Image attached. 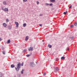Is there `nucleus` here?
Here are the masks:
<instances>
[{
    "instance_id": "nucleus-38",
    "label": "nucleus",
    "mask_w": 77,
    "mask_h": 77,
    "mask_svg": "<svg viewBox=\"0 0 77 77\" xmlns=\"http://www.w3.org/2000/svg\"><path fill=\"white\" fill-rule=\"evenodd\" d=\"M43 41H44V40H43Z\"/></svg>"
},
{
    "instance_id": "nucleus-30",
    "label": "nucleus",
    "mask_w": 77,
    "mask_h": 77,
    "mask_svg": "<svg viewBox=\"0 0 77 77\" xmlns=\"http://www.w3.org/2000/svg\"><path fill=\"white\" fill-rule=\"evenodd\" d=\"M3 53L4 54H5V52H3Z\"/></svg>"
},
{
    "instance_id": "nucleus-18",
    "label": "nucleus",
    "mask_w": 77,
    "mask_h": 77,
    "mask_svg": "<svg viewBox=\"0 0 77 77\" xmlns=\"http://www.w3.org/2000/svg\"><path fill=\"white\" fill-rule=\"evenodd\" d=\"M67 13H68V11H66V12H64L63 13V14H64V15H65L66 14H67Z\"/></svg>"
},
{
    "instance_id": "nucleus-33",
    "label": "nucleus",
    "mask_w": 77,
    "mask_h": 77,
    "mask_svg": "<svg viewBox=\"0 0 77 77\" xmlns=\"http://www.w3.org/2000/svg\"><path fill=\"white\" fill-rule=\"evenodd\" d=\"M39 16H42V14H40L39 15Z\"/></svg>"
},
{
    "instance_id": "nucleus-31",
    "label": "nucleus",
    "mask_w": 77,
    "mask_h": 77,
    "mask_svg": "<svg viewBox=\"0 0 77 77\" xmlns=\"http://www.w3.org/2000/svg\"><path fill=\"white\" fill-rule=\"evenodd\" d=\"M72 7V5H71L69 7V8H71Z\"/></svg>"
},
{
    "instance_id": "nucleus-21",
    "label": "nucleus",
    "mask_w": 77,
    "mask_h": 77,
    "mask_svg": "<svg viewBox=\"0 0 77 77\" xmlns=\"http://www.w3.org/2000/svg\"><path fill=\"white\" fill-rule=\"evenodd\" d=\"M66 50H67V51H69V48H66Z\"/></svg>"
},
{
    "instance_id": "nucleus-26",
    "label": "nucleus",
    "mask_w": 77,
    "mask_h": 77,
    "mask_svg": "<svg viewBox=\"0 0 77 77\" xmlns=\"http://www.w3.org/2000/svg\"><path fill=\"white\" fill-rule=\"evenodd\" d=\"M74 27V25H72L71 26V27Z\"/></svg>"
},
{
    "instance_id": "nucleus-10",
    "label": "nucleus",
    "mask_w": 77,
    "mask_h": 77,
    "mask_svg": "<svg viewBox=\"0 0 77 77\" xmlns=\"http://www.w3.org/2000/svg\"><path fill=\"white\" fill-rule=\"evenodd\" d=\"M11 68H14L15 67V66L14 64L11 65Z\"/></svg>"
},
{
    "instance_id": "nucleus-35",
    "label": "nucleus",
    "mask_w": 77,
    "mask_h": 77,
    "mask_svg": "<svg viewBox=\"0 0 77 77\" xmlns=\"http://www.w3.org/2000/svg\"><path fill=\"white\" fill-rule=\"evenodd\" d=\"M58 59H57L56 60V61H58Z\"/></svg>"
},
{
    "instance_id": "nucleus-11",
    "label": "nucleus",
    "mask_w": 77,
    "mask_h": 77,
    "mask_svg": "<svg viewBox=\"0 0 77 77\" xmlns=\"http://www.w3.org/2000/svg\"><path fill=\"white\" fill-rule=\"evenodd\" d=\"M50 1L51 2L53 3V2H55V0H50Z\"/></svg>"
},
{
    "instance_id": "nucleus-2",
    "label": "nucleus",
    "mask_w": 77,
    "mask_h": 77,
    "mask_svg": "<svg viewBox=\"0 0 77 77\" xmlns=\"http://www.w3.org/2000/svg\"><path fill=\"white\" fill-rule=\"evenodd\" d=\"M30 65L32 67L35 66V65L34 64V63L33 62H32L30 63Z\"/></svg>"
},
{
    "instance_id": "nucleus-7",
    "label": "nucleus",
    "mask_w": 77,
    "mask_h": 77,
    "mask_svg": "<svg viewBox=\"0 0 77 77\" xmlns=\"http://www.w3.org/2000/svg\"><path fill=\"white\" fill-rule=\"evenodd\" d=\"M3 26H4V27H6V26H7V24H6V23H4L3 24Z\"/></svg>"
},
{
    "instance_id": "nucleus-4",
    "label": "nucleus",
    "mask_w": 77,
    "mask_h": 77,
    "mask_svg": "<svg viewBox=\"0 0 77 77\" xmlns=\"http://www.w3.org/2000/svg\"><path fill=\"white\" fill-rule=\"evenodd\" d=\"M29 51H33V48L30 47L29 48Z\"/></svg>"
},
{
    "instance_id": "nucleus-6",
    "label": "nucleus",
    "mask_w": 77,
    "mask_h": 77,
    "mask_svg": "<svg viewBox=\"0 0 77 77\" xmlns=\"http://www.w3.org/2000/svg\"><path fill=\"white\" fill-rule=\"evenodd\" d=\"M28 39H29V37H28V36H27L26 37L25 41H27Z\"/></svg>"
},
{
    "instance_id": "nucleus-8",
    "label": "nucleus",
    "mask_w": 77,
    "mask_h": 77,
    "mask_svg": "<svg viewBox=\"0 0 77 77\" xmlns=\"http://www.w3.org/2000/svg\"><path fill=\"white\" fill-rule=\"evenodd\" d=\"M11 42V40L10 39L8 40V41L7 42V44H9V43H10Z\"/></svg>"
},
{
    "instance_id": "nucleus-19",
    "label": "nucleus",
    "mask_w": 77,
    "mask_h": 77,
    "mask_svg": "<svg viewBox=\"0 0 77 77\" xmlns=\"http://www.w3.org/2000/svg\"><path fill=\"white\" fill-rule=\"evenodd\" d=\"M48 47H49L50 48H51L52 46H51V45H48Z\"/></svg>"
},
{
    "instance_id": "nucleus-15",
    "label": "nucleus",
    "mask_w": 77,
    "mask_h": 77,
    "mask_svg": "<svg viewBox=\"0 0 77 77\" xmlns=\"http://www.w3.org/2000/svg\"><path fill=\"white\" fill-rule=\"evenodd\" d=\"M9 21V19H6V22H7V23H8Z\"/></svg>"
},
{
    "instance_id": "nucleus-17",
    "label": "nucleus",
    "mask_w": 77,
    "mask_h": 77,
    "mask_svg": "<svg viewBox=\"0 0 77 77\" xmlns=\"http://www.w3.org/2000/svg\"><path fill=\"white\" fill-rule=\"evenodd\" d=\"M2 76L3 75L2 74V73L0 72V77H2Z\"/></svg>"
},
{
    "instance_id": "nucleus-37",
    "label": "nucleus",
    "mask_w": 77,
    "mask_h": 77,
    "mask_svg": "<svg viewBox=\"0 0 77 77\" xmlns=\"http://www.w3.org/2000/svg\"><path fill=\"white\" fill-rule=\"evenodd\" d=\"M14 77H16V76H14Z\"/></svg>"
},
{
    "instance_id": "nucleus-23",
    "label": "nucleus",
    "mask_w": 77,
    "mask_h": 77,
    "mask_svg": "<svg viewBox=\"0 0 77 77\" xmlns=\"http://www.w3.org/2000/svg\"><path fill=\"white\" fill-rule=\"evenodd\" d=\"M45 5H46V6H48V5H49V4H48V3H46L45 4Z\"/></svg>"
},
{
    "instance_id": "nucleus-25",
    "label": "nucleus",
    "mask_w": 77,
    "mask_h": 77,
    "mask_svg": "<svg viewBox=\"0 0 77 77\" xmlns=\"http://www.w3.org/2000/svg\"><path fill=\"white\" fill-rule=\"evenodd\" d=\"M29 56H30V55H26V56H27V57H29Z\"/></svg>"
},
{
    "instance_id": "nucleus-29",
    "label": "nucleus",
    "mask_w": 77,
    "mask_h": 77,
    "mask_svg": "<svg viewBox=\"0 0 77 77\" xmlns=\"http://www.w3.org/2000/svg\"><path fill=\"white\" fill-rule=\"evenodd\" d=\"M21 74H23V71H22L21 72Z\"/></svg>"
},
{
    "instance_id": "nucleus-27",
    "label": "nucleus",
    "mask_w": 77,
    "mask_h": 77,
    "mask_svg": "<svg viewBox=\"0 0 77 77\" xmlns=\"http://www.w3.org/2000/svg\"><path fill=\"white\" fill-rule=\"evenodd\" d=\"M23 65H24V63L23 62L21 64V66H23Z\"/></svg>"
},
{
    "instance_id": "nucleus-3",
    "label": "nucleus",
    "mask_w": 77,
    "mask_h": 77,
    "mask_svg": "<svg viewBox=\"0 0 77 77\" xmlns=\"http://www.w3.org/2000/svg\"><path fill=\"white\" fill-rule=\"evenodd\" d=\"M15 24L16 25V27H18V26H19V23H18L17 22H15Z\"/></svg>"
},
{
    "instance_id": "nucleus-20",
    "label": "nucleus",
    "mask_w": 77,
    "mask_h": 77,
    "mask_svg": "<svg viewBox=\"0 0 77 77\" xmlns=\"http://www.w3.org/2000/svg\"><path fill=\"white\" fill-rule=\"evenodd\" d=\"M74 26H77V23H75V24H74Z\"/></svg>"
},
{
    "instance_id": "nucleus-16",
    "label": "nucleus",
    "mask_w": 77,
    "mask_h": 77,
    "mask_svg": "<svg viewBox=\"0 0 77 77\" xmlns=\"http://www.w3.org/2000/svg\"><path fill=\"white\" fill-rule=\"evenodd\" d=\"M23 27H25L26 26V23H24L23 24Z\"/></svg>"
},
{
    "instance_id": "nucleus-12",
    "label": "nucleus",
    "mask_w": 77,
    "mask_h": 77,
    "mask_svg": "<svg viewBox=\"0 0 77 77\" xmlns=\"http://www.w3.org/2000/svg\"><path fill=\"white\" fill-rule=\"evenodd\" d=\"M8 29H9V30H11V27L10 26H8Z\"/></svg>"
},
{
    "instance_id": "nucleus-28",
    "label": "nucleus",
    "mask_w": 77,
    "mask_h": 77,
    "mask_svg": "<svg viewBox=\"0 0 77 77\" xmlns=\"http://www.w3.org/2000/svg\"><path fill=\"white\" fill-rule=\"evenodd\" d=\"M49 5H50V6H52V5H53V4L51 3V4H49Z\"/></svg>"
},
{
    "instance_id": "nucleus-36",
    "label": "nucleus",
    "mask_w": 77,
    "mask_h": 77,
    "mask_svg": "<svg viewBox=\"0 0 77 77\" xmlns=\"http://www.w3.org/2000/svg\"><path fill=\"white\" fill-rule=\"evenodd\" d=\"M39 26H42V24H40Z\"/></svg>"
},
{
    "instance_id": "nucleus-32",
    "label": "nucleus",
    "mask_w": 77,
    "mask_h": 77,
    "mask_svg": "<svg viewBox=\"0 0 77 77\" xmlns=\"http://www.w3.org/2000/svg\"><path fill=\"white\" fill-rule=\"evenodd\" d=\"M43 75H46V73H44Z\"/></svg>"
},
{
    "instance_id": "nucleus-24",
    "label": "nucleus",
    "mask_w": 77,
    "mask_h": 77,
    "mask_svg": "<svg viewBox=\"0 0 77 77\" xmlns=\"http://www.w3.org/2000/svg\"><path fill=\"white\" fill-rule=\"evenodd\" d=\"M36 3L37 5H38L39 3V2L38 1L36 2Z\"/></svg>"
},
{
    "instance_id": "nucleus-34",
    "label": "nucleus",
    "mask_w": 77,
    "mask_h": 77,
    "mask_svg": "<svg viewBox=\"0 0 77 77\" xmlns=\"http://www.w3.org/2000/svg\"><path fill=\"white\" fill-rule=\"evenodd\" d=\"M2 39L1 38H0V41H2Z\"/></svg>"
},
{
    "instance_id": "nucleus-5",
    "label": "nucleus",
    "mask_w": 77,
    "mask_h": 77,
    "mask_svg": "<svg viewBox=\"0 0 77 77\" xmlns=\"http://www.w3.org/2000/svg\"><path fill=\"white\" fill-rule=\"evenodd\" d=\"M8 9L7 8H5L4 9V11H5V12H8Z\"/></svg>"
},
{
    "instance_id": "nucleus-1",
    "label": "nucleus",
    "mask_w": 77,
    "mask_h": 77,
    "mask_svg": "<svg viewBox=\"0 0 77 77\" xmlns=\"http://www.w3.org/2000/svg\"><path fill=\"white\" fill-rule=\"evenodd\" d=\"M20 66H21V63H19L18 64L17 68L16 67H15L16 70L17 71H19V68H20Z\"/></svg>"
},
{
    "instance_id": "nucleus-9",
    "label": "nucleus",
    "mask_w": 77,
    "mask_h": 77,
    "mask_svg": "<svg viewBox=\"0 0 77 77\" xmlns=\"http://www.w3.org/2000/svg\"><path fill=\"white\" fill-rule=\"evenodd\" d=\"M3 5H6V1H4L3 2Z\"/></svg>"
},
{
    "instance_id": "nucleus-13",
    "label": "nucleus",
    "mask_w": 77,
    "mask_h": 77,
    "mask_svg": "<svg viewBox=\"0 0 77 77\" xmlns=\"http://www.w3.org/2000/svg\"><path fill=\"white\" fill-rule=\"evenodd\" d=\"M55 70L57 71H58L59 70V68H57V67L56 68V69H55Z\"/></svg>"
},
{
    "instance_id": "nucleus-22",
    "label": "nucleus",
    "mask_w": 77,
    "mask_h": 77,
    "mask_svg": "<svg viewBox=\"0 0 77 77\" xmlns=\"http://www.w3.org/2000/svg\"><path fill=\"white\" fill-rule=\"evenodd\" d=\"M23 2H26L27 1V0H23Z\"/></svg>"
},
{
    "instance_id": "nucleus-14",
    "label": "nucleus",
    "mask_w": 77,
    "mask_h": 77,
    "mask_svg": "<svg viewBox=\"0 0 77 77\" xmlns=\"http://www.w3.org/2000/svg\"><path fill=\"white\" fill-rule=\"evenodd\" d=\"M61 59L62 60H63L65 59V57H61Z\"/></svg>"
}]
</instances>
